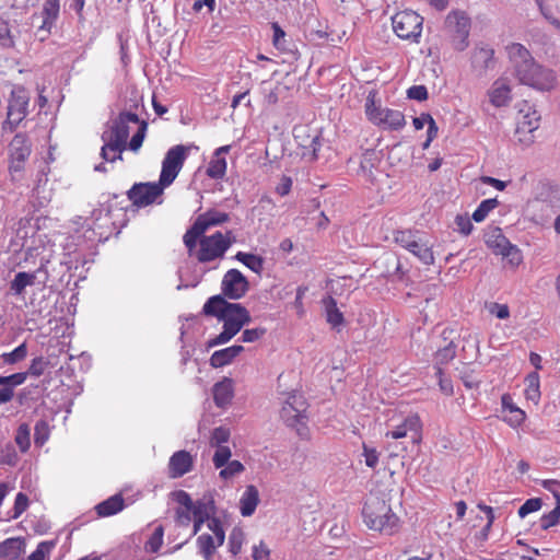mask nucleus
Instances as JSON below:
<instances>
[{"label":"nucleus","instance_id":"3","mask_svg":"<svg viewBox=\"0 0 560 560\" xmlns=\"http://www.w3.org/2000/svg\"><path fill=\"white\" fill-rule=\"evenodd\" d=\"M364 113L368 120L381 129L396 131L402 129L406 125L402 112L382 106L376 90L369 92L365 98Z\"/></svg>","mask_w":560,"mask_h":560},{"label":"nucleus","instance_id":"5","mask_svg":"<svg viewBox=\"0 0 560 560\" xmlns=\"http://www.w3.org/2000/svg\"><path fill=\"white\" fill-rule=\"evenodd\" d=\"M229 221V213L215 209H209L206 212L199 214L192 225L183 236V242L187 248L188 254L192 255L198 238L202 236L210 228L222 225Z\"/></svg>","mask_w":560,"mask_h":560},{"label":"nucleus","instance_id":"49","mask_svg":"<svg viewBox=\"0 0 560 560\" xmlns=\"http://www.w3.org/2000/svg\"><path fill=\"white\" fill-rule=\"evenodd\" d=\"M217 450L213 454L212 462L215 468H222L228 464L232 456V451L228 445L214 446Z\"/></svg>","mask_w":560,"mask_h":560},{"label":"nucleus","instance_id":"12","mask_svg":"<svg viewBox=\"0 0 560 560\" xmlns=\"http://www.w3.org/2000/svg\"><path fill=\"white\" fill-rule=\"evenodd\" d=\"M522 84H526L540 91H549L555 86V74L538 63L529 62L515 73Z\"/></svg>","mask_w":560,"mask_h":560},{"label":"nucleus","instance_id":"61","mask_svg":"<svg viewBox=\"0 0 560 560\" xmlns=\"http://www.w3.org/2000/svg\"><path fill=\"white\" fill-rule=\"evenodd\" d=\"M267 332V329L264 327L245 329L242 334L241 340L243 342H254L261 339Z\"/></svg>","mask_w":560,"mask_h":560},{"label":"nucleus","instance_id":"9","mask_svg":"<svg viewBox=\"0 0 560 560\" xmlns=\"http://www.w3.org/2000/svg\"><path fill=\"white\" fill-rule=\"evenodd\" d=\"M188 151L189 148L183 144L174 145L167 150L162 161V168L158 180L162 186L167 188L174 183L184 166Z\"/></svg>","mask_w":560,"mask_h":560},{"label":"nucleus","instance_id":"41","mask_svg":"<svg viewBox=\"0 0 560 560\" xmlns=\"http://www.w3.org/2000/svg\"><path fill=\"white\" fill-rule=\"evenodd\" d=\"M394 242L407 250L411 247H416V241L418 240L415 232L411 230H397L393 234Z\"/></svg>","mask_w":560,"mask_h":560},{"label":"nucleus","instance_id":"10","mask_svg":"<svg viewBox=\"0 0 560 560\" xmlns=\"http://www.w3.org/2000/svg\"><path fill=\"white\" fill-rule=\"evenodd\" d=\"M188 151L189 148L183 144L174 145L167 150L162 161V168L158 180L162 186L167 188L174 183L184 166Z\"/></svg>","mask_w":560,"mask_h":560},{"label":"nucleus","instance_id":"6","mask_svg":"<svg viewBox=\"0 0 560 560\" xmlns=\"http://www.w3.org/2000/svg\"><path fill=\"white\" fill-rule=\"evenodd\" d=\"M231 234V231L226 235L219 231L209 236L203 234L198 238L191 256H195L199 262H210L223 257L232 245Z\"/></svg>","mask_w":560,"mask_h":560},{"label":"nucleus","instance_id":"13","mask_svg":"<svg viewBox=\"0 0 560 560\" xmlns=\"http://www.w3.org/2000/svg\"><path fill=\"white\" fill-rule=\"evenodd\" d=\"M306 410L307 402L303 395L291 393L281 408L280 416L288 427L295 428L300 433L299 425H305Z\"/></svg>","mask_w":560,"mask_h":560},{"label":"nucleus","instance_id":"59","mask_svg":"<svg viewBox=\"0 0 560 560\" xmlns=\"http://www.w3.org/2000/svg\"><path fill=\"white\" fill-rule=\"evenodd\" d=\"M455 358V349L451 346L440 349L435 353V366L447 364Z\"/></svg>","mask_w":560,"mask_h":560},{"label":"nucleus","instance_id":"56","mask_svg":"<svg viewBox=\"0 0 560 560\" xmlns=\"http://www.w3.org/2000/svg\"><path fill=\"white\" fill-rule=\"evenodd\" d=\"M435 375L439 378L440 390L445 396H452L454 394L452 380L444 376V373H443V370L441 366H435Z\"/></svg>","mask_w":560,"mask_h":560},{"label":"nucleus","instance_id":"14","mask_svg":"<svg viewBox=\"0 0 560 560\" xmlns=\"http://www.w3.org/2000/svg\"><path fill=\"white\" fill-rule=\"evenodd\" d=\"M30 96L27 91L18 86L12 90L8 105L5 124L13 131L28 114Z\"/></svg>","mask_w":560,"mask_h":560},{"label":"nucleus","instance_id":"32","mask_svg":"<svg viewBox=\"0 0 560 560\" xmlns=\"http://www.w3.org/2000/svg\"><path fill=\"white\" fill-rule=\"evenodd\" d=\"M125 508V500L121 494H115L96 505V512L102 517L117 514Z\"/></svg>","mask_w":560,"mask_h":560},{"label":"nucleus","instance_id":"48","mask_svg":"<svg viewBox=\"0 0 560 560\" xmlns=\"http://www.w3.org/2000/svg\"><path fill=\"white\" fill-rule=\"evenodd\" d=\"M137 125V132L132 136L131 140L127 142V147L133 152H137L142 147L148 128V124L144 120H140Z\"/></svg>","mask_w":560,"mask_h":560},{"label":"nucleus","instance_id":"40","mask_svg":"<svg viewBox=\"0 0 560 560\" xmlns=\"http://www.w3.org/2000/svg\"><path fill=\"white\" fill-rule=\"evenodd\" d=\"M163 537H164V527L162 525H159L154 528L151 536L148 538V540L144 544V550L149 553H156L162 545H163Z\"/></svg>","mask_w":560,"mask_h":560},{"label":"nucleus","instance_id":"26","mask_svg":"<svg viewBox=\"0 0 560 560\" xmlns=\"http://www.w3.org/2000/svg\"><path fill=\"white\" fill-rule=\"evenodd\" d=\"M259 503V491L254 485L246 487L240 499V512L243 516H250Z\"/></svg>","mask_w":560,"mask_h":560},{"label":"nucleus","instance_id":"17","mask_svg":"<svg viewBox=\"0 0 560 560\" xmlns=\"http://www.w3.org/2000/svg\"><path fill=\"white\" fill-rule=\"evenodd\" d=\"M446 25L455 33V48L464 50L468 46L467 38L470 28L469 18L464 12L454 11L448 13Z\"/></svg>","mask_w":560,"mask_h":560},{"label":"nucleus","instance_id":"7","mask_svg":"<svg viewBox=\"0 0 560 560\" xmlns=\"http://www.w3.org/2000/svg\"><path fill=\"white\" fill-rule=\"evenodd\" d=\"M423 18L412 10L397 12L392 18L394 33L404 40L418 44L422 34Z\"/></svg>","mask_w":560,"mask_h":560},{"label":"nucleus","instance_id":"39","mask_svg":"<svg viewBox=\"0 0 560 560\" xmlns=\"http://www.w3.org/2000/svg\"><path fill=\"white\" fill-rule=\"evenodd\" d=\"M197 545L200 550V553L203 556L206 560H211L218 545L215 540V536H211L209 534H202L197 539Z\"/></svg>","mask_w":560,"mask_h":560},{"label":"nucleus","instance_id":"50","mask_svg":"<svg viewBox=\"0 0 560 560\" xmlns=\"http://www.w3.org/2000/svg\"><path fill=\"white\" fill-rule=\"evenodd\" d=\"M56 541L55 540H45L40 541L35 551H33L28 557L27 560H45L46 555L50 553V551L55 548Z\"/></svg>","mask_w":560,"mask_h":560},{"label":"nucleus","instance_id":"60","mask_svg":"<svg viewBox=\"0 0 560 560\" xmlns=\"http://www.w3.org/2000/svg\"><path fill=\"white\" fill-rule=\"evenodd\" d=\"M207 521H208V527L214 534L218 545H223L225 534H224V530H223L220 520L217 517H212V518H208Z\"/></svg>","mask_w":560,"mask_h":560},{"label":"nucleus","instance_id":"64","mask_svg":"<svg viewBox=\"0 0 560 560\" xmlns=\"http://www.w3.org/2000/svg\"><path fill=\"white\" fill-rule=\"evenodd\" d=\"M363 456L365 465L370 468H375L378 464L380 453L374 447H369L363 444Z\"/></svg>","mask_w":560,"mask_h":560},{"label":"nucleus","instance_id":"54","mask_svg":"<svg viewBox=\"0 0 560 560\" xmlns=\"http://www.w3.org/2000/svg\"><path fill=\"white\" fill-rule=\"evenodd\" d=\"M48 364L49 362L44 357L34 358L26 373L31 376L39 377L45 373Z\"/></svg>","mask_w":560,"mask_h":560},{"label":"nucleus","instance_id":"58","mask_svg":"<svg viewBox=\"0 0 560 560\" xmlns=\"http://www.w3.org/2000/svg\"><path fill=\"white\" fill-rule=\"evenodd\" d=\"M0 45L7 48L13 47L14 39L11 35L9 23L0 19Z\"/></svg>","mask_w":560,"mask_h":560},{"label":"nucleus","instance_id":"47","mask_svg":"<svg viewBox=\"0 0 560 560\" xmlns=\"http://www.w3.org/2000/svg\"><path fill=\"white\" fill-rule=\"evenodd\" d=\"M59 0H46L43 8L44 25L51 24L59 14Z\"/></svg>","mask_w":560,"mask_h":560},{"label":"nucleus","instance_id":"4","mask_svg":"<svg viewBox=\"0 0 560 560\" xmlns=\"http://www.w3.org/2000/svg\"><path fill=\"white\" fill-rule=\"evenodd\" d=\"M250 314L243 305L234 303L223 316V330L208 340V348L228 343L250 322Z\"/></svg>","mask_w":560,"mask_h":560},{"label":"nucleus","instance_id":"33","mask_svg":"<svg viewBox=\"0 0 560 560\" xmlns=\"http://www.w3.org/2000/svg\"><path fill=\"white\" fill-rule=\"evenodd\" d=\"M511 100V88L505 80H497L493 84V89L490 93L491 103L497 106H504Z\"/></svg>","mask_w":560,"mask_h":560},{"label":"nucleus","instance_id":"24","mask_svg":"<svg viewBox=\"0 0 560 560\" xmlns=\"http://www.w3.org/2000/svg\"><path fill=\"white\" fill-rule=\"evenodd\" d=\"M381 160L374 150H366L360 160V174L370 183L375 182L374 171L378 167Z\"/></svg>","mask_w":560,"mask_h":560},{"label":"nucleus","instance_id":"31","mask_svg":"<svg viewBox=\"0 0 560 560\" xmlns=\"http://www.w3.org/2000/svg\"><path fill=\"white\" fill-rule=\"evenodd\" d=\"M36 273L35 272H26L20 271L18 272L13 280L10 282V291L15 296H23L24 291L27 287H32L36 282Z\"/></svg>","mask_w":560,"mask_h":560},{"label":"nucleus","instance_id":"62","mask_svg":"<svg viewBox=\"0 0 560 560\" xmlns=\"http://www.w3.org/2000/svg\"><path fill=\"white\" fill-rule=\"evenodd\" d=\"M25 162L26 161H20L19 159H12L9 160V173L11 176V180L16 182L21 178V174L23 173L25 168Z\"/></svg>","mask_w":560,"mask_h":560},{"label":"nucleus","instance_id":"8","mask_svg":"<svg viewBox=\"0 0 560 560\" xmlns=\"http://www.w3.org/2000/svg\"><path fill=\"white\" fill-rule=\"evenodd\" d=\"M188 151L189 148L183 144L174 145L167 150L162 161V168L158 180L162 186L167 188L174 183L184 166Z\"/></svg>","mask_w":560,"mask_h":560},{"label":"nucleus","instance_id":"35","mask_svg":"<svg viewBox=\"0 0 560 560\" xmlns=\"http://www.w3.org/2000/svg\"><path fill=\"white\" fill-rule=\"evenodd\" d=\"M411 254H413L422 264L427 266H431L434 264V255L432 250V246L427 242H422L420 238L416 241V247H411L408 249Z\"/></svg>","mask_w":560,"mask_h":560},{"label":"nucleus","instance_id":"38","mask_svg":"<svg viewBox=\"0 0 560 560\" xmlns=\"http://www.w3.org/2000/svg\"><path fill=\"white\" fill-rule=\"evenodd\" d=\"M228 163L224 156L213 154L207 167V175L212 179H221L226 173Z\"/></svg>","mask_w":560,"mask_h":560},{"label":"nucleus","instance_id":"34","mask_svg":"<svg viewBox=\"0 0 560 560\" xmlns=\"http://www.w3.org/2000/svg\"><path fill=\"white\" fill-rule=\"evenodd\" d=\"M525 398L533 401L535 405L540 399V378L537 372L529 373L525 378Z\"/></svg>","mask_w":560,"mask_h":560},{"label":"nucleus","instance_id":"1","mask_svg":"<svg viewBox=\"0 0 560 560\" xmlns=\"http://www.w3.org/2000/svg\"><path fill=\"white\" fill-rule=\"evenodd\" d=\"M140 119L137 114L122 112L113 121L108 131L103 133L104 145L101 150L102 158L107 162L121 159V153L127 149V140L130 133V124L137 125Z\"/></svg>","mask_w":560,"mask_h":560},{"label":"nucleus","instance_id":"22","mask_svg":"<svg viewBox=\"0 0 560 560\" xmlns=\"http://www.w3.org/2000/svg\"><path fill=\"white\" fill-rule=\"evenodd\" d=\"M173 498L179 505L175 511V521L179 526L187 527L192 517V500L184 490L173 492Z\"/></svg>","mask_w":560,"mask_h":560},{"label":"nucleus","instance_id":"52","mask_svg":"<svg viewBox=\"0 0 560 560\" xmlns=\"http://www.w3.org/2000/svg\"><path fill=\"white\" fill-rule=\"evenodd\" d=\"M19 455L12 444H7L0 453V463L3 465L15 466L19 463Z\"/></svg>","mask_w":560,"mask_h":560},{"label":"nucleus","instance_id":"46","mask_svg":"<svg viewBox=\"0 0 560 560\" xmlns=\"http://www.w3.org/2000/svg\"><path fill=\"white\" fill-rule=\"evenodd\" d=\"M231 436V431L226 427H218L214 428L211 432L209 444L213 446L225 445L229 442Z\"/></svg>","mask_w":560,"mask_h":560},{"label":"nucleus","instance_id":"42","mask_svg":"<svg viewBox=\"0 0 560 560\" xmlns=\"http://www.w3.org/2000/svg\"><path fill=\"white\" fill-rule=\"evenodd\" d=\"M499 206L497 198L485 199L480 202L477 209L472 213V220L476 222H482L489 212Z\"/></svg>","mask_w":560,"mask_h":560},{"label":"nucleus","instance_id":"51","mask_svg":"<svg viewBox=\"0 0 560 560\" xmlns=\"http://www.w3.org/2000/svg\"><path fill=\"white\" fill-rule=\"evenodd\" d=\"M244 469L245 467L240 460H229L228 464H225V466L220 470L219 476L226 480L243 472Z\"/></svg>","mask_w":560,"mask_h":560},{"label":"nucleus","instance_id":"30","mask_svg":"<svg viewBox=\"0 0 560 560\" xmlns=\"http://www.w3.org/2000/svg\"><path fill=\"white\" fill-rule=\"evenodd\" d=\"M510 60L514 63L515 73L523 68V65L534 62L529 51L518 43H513L506 47Z\"/></svg>","mask_w":560,"mask_h":560},{"label":"nucleus","instance_id":"23","mask_svg":"<svg viewBox=\"0 0 560 560\" xmlns=\"http://www.w3.org/2000/svg\"><path fill=\"white\" fill-rule=\"evenodd\" d=\"M244 351V347L234 345L221 350L214 351L210 357V365L214 369L223 368L233 362V360Z\"/></svg>","mask_w":560,"mask_h":560},{"label":"nucleus","instance_id":"44","mask_svg":"<svg viewBox=\"0 0 560 560\" xmlns=\"http://www.w3.org/2000/svg\"><path fill=\"white\" fill-rule=\"evenodd\" d=\"M30 435V427L26 423L20 424L16 430L14 440L22 453H26L31 447Z\"/></svg>","mask_w":560,"mask_h":560},{"label":"nucleus","instance_id":"25","mask_svg":"<svg viewBox=\"0 0 560 560\" xmlns=\"http://www.w3.org/2000/svg\"><path fill=\"white\" fill-rule=\"evenodd\" d=\"M32 152L30 140L25 133H16L10 142V158L27 161Z\"/></svg>","mask_w":560,"mask_h":560},{"label":"nucleus","instance_id":"29","mask_svg":"<svg viewBox=\"0 0 560 560\" xmlns=\"http://www.w3.org/2000/svg\"><path fill=\"white\" fill-rule=\"evenodd\" d=\"M233 395V382L230 378H224L213 386V399L218 407H225L230 405Z\"/></svg>","mask_w":560,"mask_h":560},{"label":"nucleus","instance_id":"11","mask_svg":"<svg viewBox=\"0 0 560 560\" xmlns=\"http://www.w3.org/2000/svg\"><path fill=\"white\" fill-rule=\"evenodd\" d=\"M165 187L156 183H135L127 191V197L136 208L162 205Z\"/></svg>","mask_w":560,"mask_h":560},{"label":"nucleus","instance_id":"37","mask_svg":"<svg viewBox=\"0 0 560 560\" xmlns=\"http://www.w3.org/2000/svg\"><path fill=\"white\" fill-rule=\"evenodd\" d=\"M235 259L257 275H260L264 270V258L258 255L238 252L235 255Z\"/></svg>","mask_w":560,"mask_h":560},{"label":"nucleus","instance_id":"15","mask_svg":"<svg viewBox=\"0 0 560 560\" xmlns=\"http://www.w3.org/2000/svg\"><path fill=\"white\" fill-rule=\"evenodd\" d=\"M385 436L394 440L409 438L412 444L419 445L422 440V423L419 416L406 417L400 424L387 431Z\"/></svg>","mask_w":560,"mask_h":560},{"label":"nucleus","instance_id":"20","mask_svg":"<svg viewBox=\"0 0 560 560\" xmlns=\"http://www.w3.org/2000/svg\"><path fill=\"white\" fill-rule=\"evenodd\" d=\"M194 467V457L187 451L175 452L168 460V477L176 479L191 471Z\"/></svg>","mask_w":560,"mask_h":560},{"label":"nucleus","instance_id":"18","mask_svg":"<svg viewBox=\"0 0 560 560\" xmlns=\"http://www.w3.org/2000/svg\"><path fill=\"white\" fill-rule=\"evenodd\" d=\"M486 244L495 255L511 257V261L516 260V264L521 261L520 250L503 235L501 229L497 228L489 233Z\"/></svg>","mask_w":560,"mask_h":560},{"label":"nucleus","instance_id":"2","mask_svg":"<svg viewBox=\"0 0 560 560\" xmlns=\"http://www.w3.org/2000/svg\"><path fill=\"white\" fill-rule=\"evenodd\" d=\"M362 515L370 529L388 535L398 530L399 518L393 513L390 505L377 495H372L365 501Z\"/></svg>","mask_w":560,"mask_h":560},{"label":"nucleus","instance_id":"16","mask_svg":"<svg viewBox=\"0 0 560 560\" xmlns=\"http://www.w3.org/2000/svg\"><path fill=\"white\" fill-rule=\"evenodd\" d=\"M249 283L246 277L237 269H230L223 276L221 290L224 296L238 300L248 291Z\"/></svg>","mask_w":560,"mask_h":560},{"label":"nucleus","instance_id":"36","mask_svg":"<svg viewBox=\"0 0 560 560\" xmlns=\"http://www.w3.org/2000/svg\"><path fill=\"white\" fill-rule=\"evenodd\" d=\"M325 307H326V320L332 328H338L343 325L345 317L343 314L340 312V310L337 306V302L335 299L329 296L325 301Z\"/></svg>","mask_w":560,"mask_h":560},{"label":"nucleus","instance_id":"53","mask_svg":"<svg viewBox=\"0 0 560 560\" xmlns=\"http://www.w3.org/2000/svg\"><path fill=\"white\" fill-rule=\"evenodd\" d=\"M28 505H30V500H28L27 495L23 492H19L15 497L14 505H13V514L11 515L10 518H12V520L19 518L27 510Z\"/></svg>","mask_w":560,"mask_h":560},{"label":"nucleus","instance_id":"63","mask_svg":"<svg viewBox=\"0 0 560 560\" xmlns=\"http://www.w3.org/2000/svg\"><path fill=\"white\" fill-rule=\"evenodd\" d=\"M560 520V512L556 509L550 511L547 514H544L540 518V527L541 529L546 530L559 523Z\"/></svg>","mask_w":560,"mask_h":560},{"label":"nucleus","instance_id":"27","mask_svg":"<svg viewBox=\"0 0 560 560\" xmlns=\"http://www.w3.org/2000/svg\"><path fill=\"white\" fill-rule=\"evenodd\" d=\"M233 304L225 301L222 295H213L205 303L202 312L207 316H214L221 320Z\"/></svg>","mask_w":560,"mask_h":560},{"label":"nucleus","instance_id":"45","mask_svg":"<svg viewBox=\"0 0 560 560\" xmlns=\"http://www.w3.org/2000/svg\"><path fill=\"white\" fill-rule=\"evenodd\" d=\"M27 355V346L25 342L18 346L14 350L11 352H5L1 355L3 362L5 364H15L20 361H23Z\"/></svg>","mask_w":560,"mask_h":560},{"label":"nucleus","instance_id":"21","mask_svg":"<svg viewBox=\"0 0 560 560\" xmlns=\"http://www.w3.org/2000/svg\"><path fill=\"white\" fill-rule=\"evenodd\" d=\"M502 419L511 428H520L526 420V413L523 409L518 408L510 394L501 396Z\"/></svg>","mask_w":560,"mask_h":560},{"label":"nucleus","instance_id":"55","mask_svg":"<svg viewBox=\"0 0 560 560\" xmlns=\"http://www.w3.org/2000/svg\"><path fill=\"white\" fill-rule=\"evenodd\" d=\"M273 31L272 44L273 46L281 51H287L288 47L285 45V32L280 27L278 23H272L271 25Z\"/></svg>","mask_w":560,"mask_h":560},{"label":"nucleus","instance_id":"57","mask_svg":"<svg viewBox=\"0 0 560 560\" xmlns=\"http://www.w3.org/2000/svg\"><path fill=\"white\" fill-rule=\"evenodd\" d=\"M541 500L539 498L528 499L524 502V504L518 509V516L525 517L526 515L540 510Z\"/></svg>","mask_w":560,"mask_h":560},{"label":"nucleus","instance_id":"19","mask_svg":"<svg viewBox=\"0 0 560 560\" xmlns=\"http://www.w3.org/2000/svg\"><path fill=\"white\" fill-rule=\"evenodd\" d=\"M539 120L540 117L537 115V112L533 110L523 115L522 118L517 121L515 137L521 144L529 145L534 142V132L539 127Z\"/></svg>","mask_w":560,"mask_h":560},{"label":"nucleus","instance_id":"28","mask_svg":"<svg viewBox=\"0 0 560 560\" xmlns=\"http://www.w3.org/2000/svg\"><path fill=\"white\" fill-rule=\"evenodd\" d=\"M25 542L22 538H8L0 544L1 560H18L24 552Z\"/></svg>","mask_w":560,"mask_h":560},{"label":"nucleus","instance_id":"43","mask_svg":"<svg viewBox=\"0 0 560 560\" xmlns=\"http://www.w3.org/2000/svg\"><path fill=\"white\" fill-rule=\"evenodd\" d=\"M494 51L490 47L476 48L472 55V62L481 68H488L493 61Z\"/></svg>","mask_w":560,"mask_h":560}]
</instances>
